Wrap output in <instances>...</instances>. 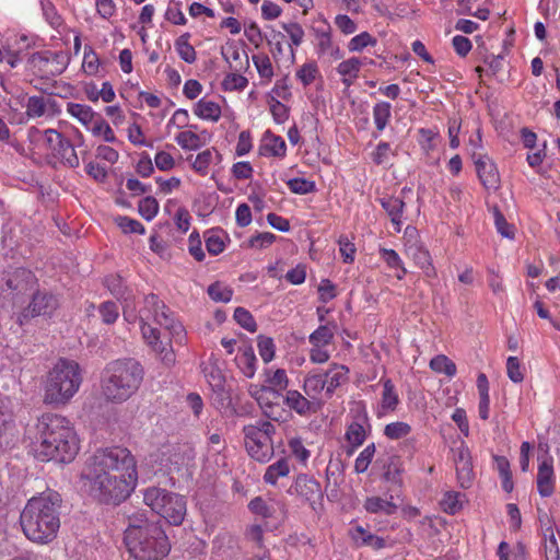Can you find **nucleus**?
<instances>
[{
    "instance_id": "23",
    "label": "nucleus",
    "mask_w": 560,
    "mask_h": 560,
    "mask_svg": "<svg viewBox=\"0 0 560 560\" xmlns=\"http://www.w3.org/2000/svg\"><path fill=\"white\" fill-rule=\"evenodd\" d=\"M287 144L284 140L267 130L264 135L262 144L260 145L261 154H269L272 156H284Z\"/></svg>"
},
{
    "instance_id": "16",
    "label": "nucleus",
    "mask_w": 560,
    "mask_h": 560,
    "mask_svg": "<svg viewBox=\"0 0 560 560\" xmlns=\"http://www.w3.org/2000/svg\"><path fill=\"white\" fill-rule=\"evenodd\" d=\"M283 401L291 410L302 417L318 412L325 404L323 400H312L306 395L293 389L287 392Z\"/></svg>"
},
{
    "instance_id": "31",
    "label": "nucleus",
    "mask_w": 560,
    "mask_h": 560,
    "mask_svg": "<svg viewBox=\"0 0 560 560\" xmlns=\"http://www.w3.org/2000/svg\"><path fill=\"white\" fill-rule=\"evenodd\" d=\"M217 159L218 162H221L222 155L220 152L213 149H207L200 152L194 163L192 168L200 175L205 176L208 174V167L213 162V159Z\"/></svg>"
},
{
    "instance_id": "47",
    "label": "nucleus",
    "mask_w": 560,
    "mask_h": 560,
    "mask_svg": "<svg viewBox=\"0 0 560 560\" xmlns=\"http://www.w3.org/2000/svg\"><path fill=\"white\" fill-rule=\"evenodd\" d=\"M411 432V427L401 421L388 423L384 429V434L390 440H398L407 436Z\"/></svg>"
},
{
    "instance_id": "52",
    "label": "nucleus",
    "mask_w": 560,
    "mask_h": 560,
    "mask_svg": "<svg viewBox=\"0 0 560 560\" xmlns=\"http://www.w3.org/2000/svg\"><path fill=\"white\" fill-rule=\"evenodd\" d=\"M209 296L215 302H230L233 295V291L222 285L220 282H214L208 288Z\"/></svg>"
},
{
    "instance_id": "63",
    "label": "nucleus",
    "mask_w": 560,
    "mask_h": 560,
    "mask_svg": "<svg viewBox=\"0 0 560 560\" xmlns=\"http://www.w3.org/2000/svg\"><path fill=\"white\" fill-rule=\"evenodd\" d=\"M384 479L386 481H390L400 487L401 478H400V467H399V458L393 456L389 458V462L386 466V470L384 472Z\"/></svg>"
},
{
    "instance_id": "4",
    "label": "nucleus",
    "mask_w": 560,
    "mask_h": 560,
    "mask_svg": "<svg viewBox=\"0 0 560 560\" xmlns=\"http://www.w3.org/2000/svg\"><path fill=\"white\" fill-rule=\"evenodd\" d=\"M117 475L138 477L137 462L131 452L121 446L97 450L85 462L82 478L88 483L102 479L114 478Z\"/></svg>"
},
{
    "instance_id": "51",
    "label": "nucleus",
    "mask_w": 560,
    "mask_h": 560,
    "mask_svg": "<svg viewBox=\"0 0 560 560\" xmlns=\"http://www.w3.org/2000/svg\"><path fill=\"white\" fill-rule=\"evenodd\" d=\"M234 319L244 329L255 332L257 330V324L253 315L244 307H236L234 311Z\"/></svg>"
},
{
    "instance_id": "38",
    "label": "nucleus",
    "mask_w": 560,
    "mask_h": 560,
    "mask_svg": "<svg viewBox=\"0 0 560 560\" xmlns=\"http://www.w3.org/2000/svg\"><path fill=\"white\" fill-rule=\"evenodd\" d=\"M430 368L436 373H444L448 377L456 374V364L444 354L435 355L430 361Z\"/></svg>"
},
{
    "instance_id": "40",
    "label": "nucleus",
    "mask_w": 560,
    "mask_h": 560,
    "mask_svg": "<svg viewBox=\"0 0 560 560\" xmlns=\"http://www.w3.org/2000/svg\"><path fill=\"white\" fill-rule=\"evenodd\" d=\"M346 439L352 445L347 454L352 455L354 447L363 444L365 440V430L363 425L358 422H352L347 429Z\"/></svg>"
},
{
    "instance_id": "25",
    "label": "nucleus",
    "mask_w": 560,
    "mask_h": 560,
    "mask_svg": "<svg viewBox=\"0 0 560 560\" xmlns=\"http://www.w3.org/2000/svg\"><path fill=\"white\" fill-rule=\"evenodd\" d=\"M52 155L63 165L75 168L79 166V158L71 141L67 138L58 145Z\"/></svg>"
},
{
    "instance_id": "12",
    "label": "nucleus",
    "mask_w": 560,
    "mask_h": 560,
    "mask_svg": "<svg viewBox=\"0 0 560 560\" xmlns=\"http://www.w3.org/2000/svg\"><path fill=\"white\" fill-rule=\"evenodd\" d=\"M405 248L406 255L410 257L416 262V265L419 266L427 273V276H431V272H434L430 253L423 247V245L419 241V235L416 228H406Z\"/></svg>"
},
{
    "instance_id": "37",
    "label": "nucleus",
    "mask_w": 560,
    "mask_h": 560,
    "mask_svg": "<svg viewBox=\"0 0 560 560\" xmlns=\"http://www.w3.org/2000/svg\"><path fill=\"white\" fill-rule=\"evenodd\" d=\"M67 112L84 126H88L95 117V113L90 106L78 103H68Z\"/></svg>"
},
{
    "instance_id": "57",
    "label": "nucleus",
    "mask_w": 560,
    "mask_h": 560,
    "mask_svg": "<svg viewBox=\"0 0 560 560\" xmlns=\"http://www.w3.org/2000/svg\"><path fill=\"white\" fill-rule=\"evenodd\" d=\"M375 454V445L372 443L368 445L358 456L354 464V470L358 474L364 472L371 464Z\"/></svg>"
},
{
    "instance_id": "27",
    "label": "nucleus",
    "mask_w": 560,
    "mask_h": 560,
    "mask_svg": "<svg viewBox=\"0 0 560 560\" xmlns=\"http://www.w3.org/2000/svg\"><path fill=\"white\" fill-rule=\"evenodd\" d=\"M305 395L312 400H322L319 398L322 392L326 390V381L323 374H308L303 382Z\"/></svg>"
},
{
    "instance_id": "30",
    "label": "nucleus",
    "mask_w": 560,
    "mask_h": 560,
    "mask_svg": "<svg viewBox=\"0 0 560 560\" xmlns=\"http://www.w3.org/2000/svg\"><path fill=\"white\" fill-rule=\"evenodd\" d=\"M13 401L9 396L0 395V438L13 423Z\"/></svg>"
},
{
    "instance_id": "44",
    "label": "nucleus",
    "mask_w": 560,
    "mask_h": 560,
    "mask_svg": "<svg viewBox=\"0 0 560 560\" xmlns=\"http://www.w3.org/2000/svg\"><path fill=\"white\" fill-rule=\"evenodd\" d=\"M223 58L229 62L230 59L240 61V66H235V71H241L243 68H247L249 65L248 55L241 50L236 45H230L225 50H222Z\"/></svg>"
},
{
    "instance_id": "59",
    "label": "nucleus",
    "mask_w": 560,
    "mask_h": 560,
    "mask_svg": "<svg viewBox=\"0 0 560 560\" xmlns=\"http://www.w3.org/2000/svg\"><path fill=\"white\" fill-rule=\"evenodd\" d=\"M318 74V68L315 62L304 63L298 71L296 77L301 80L304 86H307L314 82Z\"/></svg>"
},
{
    "instance_id": "48",
    "label": "nucleus",
    "mask_w": 560,
    "mask_h": 560,
    "mask_svg": "<svg viewBox=\"0 0 560 560\" xmlns=\"http://www.w3.org/2000/svg\"><path fill=\"white\" fill-rule=\"evenodd\" d=\"M249 510L257 515H260L265 518L273 517L276 513V509L273 505L268 504L262 498L256 497L254 498L249 504Z\"/></svg>"
},
{
    "instance_id": "32",
    "label": "nucleus",
    "mask_w": 560,
    "mask_h": 560,
    "mask_svg": "<svg viewBox=\"0 0 560 560\" xmlns=\"http://www.w3.org/2000/svg\"><path fill=\"white\" fill-rule=\"evenodd\" d=\"M492 459L497 463V469L501 478L502 489L508 493L512 492L514 482L512 479L510 462L504 456L492 455Z\"/></svg>"
},
{
    "instance_id": "26",
    "label": "nucleus",
    "mask_w": 560,
    "mask_h": 560,
    "mask_svg": "<svg viewBox=\"0 0 560 560\" xmlns=\"http://www.w3.org/2000/svg\"><path fill=\"white\" fill-rule=\"evenodd\" d=\"M104 284L110 293L120 302H128L132 298L131 291L125 285L119 275H109L104 279Z\"/></svg>"
},
{
    "instance_id": "56",
    "label": "nucleus",
    "mask_w": 560,
    "mask_h": 560,
    "mask_svg": "<svg viewBox=\"0 0 560 560\" xmlns=\"http://www.w3.org/2000/svg\"><path fill=\"white\" fill-rule=\"evenodd\" d=\"M46 112V101L43 96H31L26 103V115L28 117H42Z\"/></svg>"
},
{
    "instance_id": "5",
    "label": "nucleus",
    "mask_w": 560,
    "mask_h": 560,
    "mask_svg": "<svg viewBox=\"0 0 560 560\" xmlns=\"http://www.w3.org/2000/svg\"><path fill=\"white\" fill-rule=\"evenodd\" d=\"M139 320L143 339L154 351L161 353L166 350V347L161 340L159 329L151 326L150 320L168 330L172 336H180L184 331L182 324L174 318L170 308L154 293L144 298L143 307L139 311Z\"/></svg>"
},
{
    "instance_id": "3",
    "label": "nucleus",
    "mask_w": 560,
    "mask_h": 560,
    "mask_svg": "<svg viewBox=\"0 0 560 560\" xmlns=\"http://www.w3.org/2000/svg\"><path fill=\"white\" fill-rule=\"evenodd\" d=\"M143 369L135 359L109 362L101 375V394L106 401L120 404L129 399L140 387Z\"/></svg>"
},
{
    "instance_id": "39",
    "label": "nucleus",
    "mask_w": 560,
    "mask_h": 560,
    "mask_svg": "<svg viewBox=\"0 0 560 560\" xmlns=\"http://www.w3.org/2000/svg\"><path fill=\"white\" fill-rule=\"evenodd\" d=\"M399 402L393 382L387 378L383 382L382 408L394 411Z\"/></svg>"
},
{
    "instance_id": "42",
    "label": "nucleus",
    "mask_w": 560,
    "mask_h": 560,
    "mask_svg": "<svg viewBox=\"0 0 560 560\" xmlns=\"http://www.w3.org/2000/svg\"><path fill=\"white\" fill-rule=\"evenodd\" d=\"M334 328L330 325H322L310 335V342L312 346H327L334 339Z\"/></svg>"
},
{
    "instance_id": "1",
    "label": "nucleus",
    "mask_w": 560,
    "mask_h": 560,
    "mask_svg": "<svg viewBox=\"0 0 560 560\" xmlns=\"http://www.w3.org/2000/svg\"><path fill=\"white\" fill-rule=\"evenodd\" d=\"M35 452L40 460L71 463L79 452V439L72 423L56 413L42 415L35 424Z\"/></svg>"
},
{
    "instance_id": "60",
    "label": "nucleus",
    "mask_w": 560,
    "mask_h": 560,
    "mask_svg": "<svg viewBox=\"0 0 560 560\" xmlns=\"http://www.w3.org/2000/svg\"><path fill=\"white\" fill-rule=\"evenodd\" d=\"M247 84V79L240 73H230L222 82V86L225 91H242Z\"/></svg>"
},
{
    "instance_id": "36",
    "label": "nucleus",
    "mask_w": 560,
    "mask_h": 560,
    "mask_svg": "<svg viewBox=\"0 0 560 560\" xmlns=\"http://www.w3.org/2000/svg\"><path fill=\"white\" fill-rule=\"evenodd\" d=\"M290 471L289 463L285 458H280L275 464L270 465L265 475L264 480L266 483L276 485L280 477H285Z\"/></svg>"
},
{
    "instance_id": "41",
    "label": "nucleus",
    "mask_w": 560,
    "mask_h": 560,
    "mask_svg": "<svg viewBox=\"0 0 560 560\" xmlns=\"http://www.w3.org/2000/svg\"><path fill=\"white\" fill-rule=\"evenodd\" d=\"M390 109H392V106L387 102H380L374 105L373 118H374L376 129L378 131H382L386 127V125L390 118Z\"/></svg>"
},
{
    "instance_id": "58",
    "label": "nucleus",
    "mask_w": 560,
    "mask_h": 560,
    "mask_svg": "<svg viewBox=\"0 0 560 560\" xmlns=\"http://www.w3.org/2000/svg\"><path fill=\"white\" fill-rule=\"evenodd\" d=\"M253 62L261 78L271 79L273 75V69L270 61V58L265 55H255L253 56Z\"/></svg>"
},
{
    "instance_id": "6",
    "label": "nucleus",
    "mask_w": 560,
    "mask_h": 560,
    "mask_svg": "<svg viewBox=\"0 0 560 560\" xmlns=\"http://www.w3.org/2000/svg\"><path fill=\"white\" fill-rule=\"evenodd\" d=\"M81 383L79 364L67 359L58 360L47 374L44 402L66 405L79 390Z\"/></svg>"
},
{
    "instance_id": "14",
    "label": "nucleus",
    "mask_w": 560,
    "mask_h": 560,
    "mask_svg": "<svg viewBox=\"0 0 560 560\" xmlns=\"http://www.w3.org/2000/svg\"><path fill=\"white\" fill-rule=\"evenodd\" d=\"M548 445L539 444L544 454L538 456L537 489L541 497H550L555 490L553 458L549 455Z\"/></svg>"
},
{
    "instance_id": "43",
    "label": "nucleus",
    "mask_w": 560,
    "mask_h": 560,
    "mask_svg": "<svg viewBox=\"0 0 560 560\" xmlns=\"http://www.w3.org/2000/svg\"><path fill=\"white\" fill-rule=\"evenodd\" d=\"M189 34L180 35L175 43L176 50L179 55V57L188 62L192 63L196 61V50L195 48L188 43Z\"/></svg>"
},
{
    "instance_id": "55",
    "label": "nucleus",
    "mask_w": 560,
    "mask_h": 560,
    "mask_svg": "<svg viewBox=\"0 0 560 560\" xmlns=\"http://www.w3.org/2000/svg\"><path fill=\"white\" fill-rule=\"evenodd\" d=\"M176 142L185 150H197L201 145L200 137L192 131L179 132Z\"/></svg>"
},
{
    "instance_id": "53",
    "label": "nucleus",
    "mask_w": 560,
    "mask_h": 560,
    "mask_svg": "<svg viewBox=\"0 0 560 560\" xmlns=\"http://www.w3.org/2000/svg\"><path fill=\"white\" fill-rule=\"evenodd\" d=\"M287 184L292 192L299 195H306L316 190L315 183L306 178H292Z\"/></svg>"
},
{
    "instance_id": "29",
    "label": "nucleus",
    "mask_w": 560,
    "mask_h": 560,
    "mask_svg": "<svg viewBox=\"0 0 560 560\" xmlns=\"http://www.w3.org/2000/svg\"><path fill=\"white\" fill-rule=\"evenodd\" d=\"M498 560H526V548L522 542H517L514 547L502 541L497 549Z\"/></svg>"
},
{
    "instance_id": "10",
    "label": "nucleus",
    "mask_w": 560,
    "mask_h": 560,
    "mask_svg": "<svg viewBox=\"0 0 560 560\" xmlns=\"http://www.w3.org/2000/svg\"><path fill=\"white\" fill-rule=\"evenodd\" d=\"M245 447L248 455L257 462L266 463L273 455L271 435L275 425L269 421H259L257 424H248L243 429Z\"/></svg>"
},
{
    "instance_id": "20",
    "label": "nucleus",
    "mask_w": 560,
    "mask_h": 560,
    "mask_svg": "<svg viewBox=\"0 0 560 560\" xmlns=\"http://www.w3.org/2000/svg\"><path fill=\"white\" fill-rule=\"evenodd\" d=\"M349 369L345 365L332 364L323 375L326 381L325 395L330 398L335 390L349 381Z\"/></svg>"
},
{
    "instance_id": "50",
    "label": "nucleus",
    "mask_w": 560,
    "mask_h": 560,
    "mask_svg": "<svg viewBox=\"0 0 560 560\" xmlns=\"http://www.w3.org/2000/svg\"><path fill=\"white\" fill-rule=\"evenodd\" d=\"M203 371L212 389L223 390L225 377L222 371L215 365L207 366Z\"/></svg>"
},
{
    "instance_id": "18",
    "label": "nucleus",
    "mask_w": 560,
    "mask_h": 560,
    "mask_svg": "<svg viewBox=\"0 0 560 560\" xmlns=\"http://www.w3.org/2000/svg\"><path fill=\"white\" fill-rule=\"evenodd\" d=\"M294 489L298 495L307 501L313 509L314 504L323 498L320 483L307 475L298 476Z\"/></svg>"
},
{
    "instance_id": "64",
    "label": "nucleus",
    "mask_w": 560,
    "mask_h": 560,
    "mask_svg": "<svg viewBox=\"0 0 560 560\" xmlns=\"http://www.w3.org/2000/svg\"><path fill=\"white\" fill-rule=\"evenodd\" d=\"M117 225L122 230L124 233H144V226L137 220L128 217L116 218Z\"/></svg>"
},
{
    "instance_id": "19",
    "label": "nucleus",
    "mask_w": 560,
    "mask_h": 560,
    "mask_svg": "<svg viewBox=\"0 0 560 560\" xmlns=\"http://www.w3.org/2000/svg\"><path fill=\"white\" fill-rule=\"evenodd\" d=\"M34 315L50 316L59 306L57 295L47 291H37L28 304Z\"/></svg>"
},
{
    "instance_id": "17",
    "label": "nucleus",
    "mask_w": 560,
    "mask_h": 560,
    "mask_svg": "<svg viewBox=\"0 0 560 560\" xmlns=\"http://www.w3.org/2000/svg\"><path fill=\"white\" fill-rule=\"evenodd\" d=\"M454 462L459 486L464 489L469 488L474 481V470L470 453L464 443L455 450Z\"/></svg>"
},
{
    "instance_id": "24",
    "label": "nucleus",
    "mask_w": 560,
    "mask_h": 560,
    "mask_svg": "<svg viewBox=\"0 0 560 560\" xmlns=\"http://www.w3.org/2000/svg\"><path fill=\"white\" fill-rule=\"evenodd\" d=\"M492 217L498 234L502 238L513 242L517 233L515 224L510 222L497 207H492Z\"/></svg>"
},
{
    "instance_id": "35",
    "label": "nucleus",
    "mask_w": 560,
    "mask_h": 560,
    "mask_svg": "<svg viewBox=\"0 0 560 560\" xmlns=\"http://www.w3.org/2000/svg\"><path fill=\"white\" fill-rule=\"evenodd\" d=\"M128 527L125 530V542L129 541V536L149 529V525H161L159 522H149L144 514H133L128 518Z\"/></svg>"
},
{
    "instance_id": "11",
    "label": "nucleus",
    "mask_w": 560,
    "mask_h": 560,
    "mask_svg": "<svg viewBox=\"0 0 560 560\" xmlns=\"http://www.w3.org/2000/svg\"><path fill=\"white\" fill-rule=\"evenodd\" d=\"M69 57L62 51H38L30 56L28 62L38 71L49 74L59 75L67 68Z\"/></svg>"
},
{
    "instance_id": "9",
    "label": "nucleus",
    "mask_w": 560,
    "mask_h": 560,
    "mask_svg": "<svg viewBox=\"0 0 560 560\" xmlns=\"http://www.w3.org/2000/svg\"><path fill=\"white\" fill-rule=\"evenodd\" d=\"M138 477L117 475L114 478L102 479L88 483L90 493L101 503L119 504L133 491Z\"/></svg>"
},
{
    "instance_id": "62",
    "label": "nucleus",
    "mask_w": 560,
    "mask_h": 560,
    "mask_svg": "<svg viewBox=\"0 0 560 560\" xmlns=\"http://www.w3.org/2000/svg\"><path fill=\"white\" fill-rule=\"evenodd\" d=\"M103 323L109 325L116 322L119 315L118 306L115 302L106 301L98 307Z\"/></svg>"
},
{
    "instance_id": "13",
    "label": "nucleus",
    "mask_w": 560,
    "mask_h": 560,
    "mask_svg": "<svg viewBox=\"0 0 560 560\" xmlns=\"http://www.w3.org/2000/svg\"><path fill=\"white\" fill-rule=\"evenodd\" d=\"M2 281L5 290L10 291L13 296L23 295L32 291L37 284L35 275L25 268H16L4 272Z\"/></svg>"
},
{
    "instance_id": "28",
    "label": "nucleus",
    "mask_w": 560,
    "mask_h": 560,
    "mask_svg": "<svg viewBox=\"0 0 560 560\" xmlns=\"http://www.w3.org/2000/svg\"><path fill=\"white\" fill-rule=\"evenodd\" d=\"M242 353L235 358L236 364L242 373L252 378L256 372V355L252 346H246L240 349Z\"/></svg>"
},
{
    "instance_id": "34",
    "label": "nucleus",
    "mask_w": 560,
    "mask_h": 560,
    "mask_svg": "<svg viewBox=\"0 0 560 560\" xmlns=\"http://www.w3.org/2000/svg\"><path fill=\"white\" fill-rule=\"evenodd\" d=\"M477 388H478L479 396H480L479 417L482 420H487L488 413H489V408H488V405H489V395H488L489 381H488V376L485 373H480L478 375Z\"/></svg>"
},
{
    "instance_id": "33",
    "label": "nucleus",
    "mask_w": 560,
    "mask_h": 560,
    "mask_svg": "<svg viewBox=\"0 0 560 560\" xmlns=\"http://www.w3.org/2000/svg\"><path fill=\"white\" fill-rule=\"evenodd\" d=\"M195 114L202 119L218 121L221 117V107L215 102L202 98L196 104Z\"/></svg>"
},
{
    "instance_id": "22",
    "label": "nucleus",
    "mask_w": 560,
    "mask_h": 560,
    "mask_svg": "<svg viewBox=\"0 0 560 560\" xmlns=\"http://www.w3.org/2000/svg\"><path fill=\"white\" fill-rule=\"evenodd\" d=\"M383 209L387 212L392 223L397 232L401 229V215L405 207V202L397 197H384L380 199Z\"/></svg>"
},
{
    "instance_id": "61",
    "label": "nucleus",
    "mask_w": 560,
    "mask_h": 560,
    "mask_svg": "<svg viewBox=\"0 0 560 560\" xmlns=\"http://www.w3.org/2000/svg\"><path fill=\"white\" fill-rule=\"evenodd\" d=\"M258 351L264 362H270L275 358V343L272 338L262 335L258 336Z\"/></svg>"
},
{
    "instance_id": "54",
    "label": "nucleus",
    "mask_w": 560,
    "mask_h": 560,
    "mask_svg": "<svg viewBox=\"0 0 560 560\" xmlns=\"http://www.w3.org/2000/svg\"><path fill=\"white\" fill-rule=\"evenodd\" d=\"M362 66V61L352 57L339 63L337 71L342 77L357 78Z\"/></svg>"
},
{
    "instance_id": "8",
    "label": "nucleus",
    "mask_w": 560,
    "mask_h": 560,
    "mask_svg": "<svg viewBox=\"0 0 560 560\" xmlns=\"http://www.w3.org/2000/svg\"><path fill=\"white\" fill-rule=\"evenodd\" d=\"M143 502L172 525L182 524L186 515L185 499L166 489L159 487L147 488L143 492Z\"/></svg>"
},
{
    "instance_id": "46",
    "label": "nucleus",
    "mask_w": 560,
    "mask_h": 560,
    "mask_svg": "<svg viewBox=\"0 0 560 560\" xmlns=\"http://www.w3.org/2000/svg\"><path fill=\"white\" fill-rule=\"evenodd\" d=\"M460 498L462 494L458 492H446L440 503L442 510L451 515L457 513L463 505Z\"/></svg>"
},
{
    "instance_id": "45",
    "label": "nucleus",
    "mask_w": 560,
    "mask_h": 560,
    "mask_svg": "<svg viewBox=\"0 0 560 560\" xmlns=\"http://www.w3.org/2000/svg\"><path fill=\"white\" fill-rule=\"evenodd\" d=\"M358 535H354L353 538L357 542H361V545L370 546L375 550L382 549L385 547V540L381 537L366 533L361 526L355 528Z\"/></svg>"
},
{
    "instance_id": "2",
    "label": "nucleus",
    "mask_w": 560,
    "mask_h": 560,
    "mask_svg": "<svg viewBox=\"0 0 560 560\" xmlns=\"http://www.w3.org/2000/svg\"><path fill=\"white\" fill-rule=\"evenodd\" d=\"M61 502L58 492L43 493L28 500L21 513L20 523L31 541L48 544L57 536Z\"/></svg>"
},
{
    "instance_id": "15",
    "label": "nucleus",
    "mask_w": 560,
    "mask_h": 560,
    "mask_svg": "<svg viewBox=\"0 0 560 560\" xmlns=\"http://www.w3.org/2000/svg\"><path fill=\"white\" fill-rule=\"evenodd\" d=\"M266 373L268 386H262L259 390H250V394L257 399L259 405L264 404L265 396L272 397V399L279 398L281 396L280 392L284 390L289 384L287 372L283 369H278L273 372L267 371Z\"/></svg>"
},
{
    "instance_id": "21",
    "label": "nucleus",
    "mask_w": 560,
    "mask_h": 560,
    "mask_svg": "<svg viewBox=\"0 0 560 560\" xmlns=\"http://www.w3.org/2000/svg\"><path fill=\"white\" fill-rule=\"evenodd\" d=\"M393 500V494H390L388 499H383L381 497H370L366 498L364 502V509L369 513L373 514L381 513L385 515H393L397 511V504Z\"/></svg>"
},
{
    "instance_id": "7",
    "label": "nucleus",
    "mask_w": 560,
    "mask_h": 560,
    "mask_svg": "<svg viewBox=\"0 0 560 560\" xmlns=\"http://www.w3.org/2000/svg\"><path fill=\"white\" fill-rule=\"evenodd\" d=\"M125 544L136 560H161L171 550L168 537L161 525H149V529L132 534Z\"/></svg>"
},
{
    "instance_id": "49",
    "label": "nucleus",
    "mask_w": 560,
    "mask_h": 560,
    "mask_svg": "<svg viewBox=\"0 0 560 560\" xmlns=\"http://www.w3.org/2000/svg\"><path fill=\"white\" fill-rule=\"evenodd\" d=\"M138 210L145 220H152L158 214L159 202L154 197H144L139 201Z\"/></svg>"
}]
</instances>
